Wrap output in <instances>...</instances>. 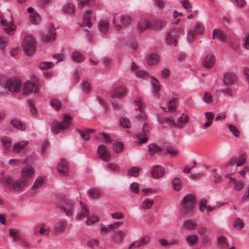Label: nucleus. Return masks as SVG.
<instances>
[{"label":"nucleus","instance_id":"nucleus-13","mask_svg":"<svg viewBox=\"0 0 249 249\" xmlns=\"http://www.w3.org/2000/svg\"><path fill=\"white\" fill-rule=\"evenodd\" d=\"M110 237L114 242L117 244H120L124 240L125 237V232L119 230L112 231Z\"/></svg>","mask_w":249,"mask_h":249},{"label":"nucleus","instance_id":"nucleus-11","mask_svg":"<svg viewBox=\"0 0 249 249\" xmlns=\"http://www.w3.org/2000/svg\"><path fill=\"white\" fill-rule=\"evenodd\" d=\"M97 153L99 157L103 160L108 162L110 160V154L104 145L101 144L98 147Z\"/></svg>","mask_w":249,"mask_h":249},{"label":"nucleus","instance_id":"nucleus-58","mask_svg":"<svg viewBox=\"0 0 249 249\" xmlns=\"http://www.w3.org/2000/svg\"><path fill=\"white\" fill-rule=\"evenodd\" d=\"M8 38L5 36H0V49H3L7 44Z\"/></svg>","mask_w":249,"mask_h":249},{"label":"nucleus","instance_id":"nucleus-47","mask_svg":"<svg viewBox=\"0 0 249 249\" xmlns=\"http://www.w3.org/2000/svg\"><path fill=\"white\" fill-rule=\"evenodd\" d=\"M228 128L229 130L234 135L235 137H239L240 136V131L237 127L233 124H229Z\"/></svg>","mask_w":249,"mask_h":249},{"label":"nucleus","instance_id":"nucleus-26","mask_svg":"<svg viewBox=\"0 0 249 249\" xmlns=\"http://www.w3.org/2000/svg\"><path fill=\"white\" fill-rule=\"evenodd\" d=\"M217 38L221 41H225L227 37L226 35L220 29H214L213 32V39Z\"/></svg>","mask_w":249,"mask_h":249},{"label":"nucleus","instance_id":"nucleus-19","mask_svg":"<svg viewBox=\"0 0 249 249\" xmlns=\"http://www.w3.org/2000/svg\"><path fill=\"white\" fill-rule=\"evenodd\" d=\"M126 92V89L124 87H117L113 90L111 97L114 99L121 98L124 96Z\"/></svg>","mask_w":249,"mask_h":249},{"label":"nucleus","instance_id":"nucleus-48","mask_svg":"<svg viewBox=\"0 0 249 249\" xmlns=\"http://www.w3.org/2000/svg\"><path fill=\"white\" fill-rule=\"evenodd\" d=\"M112 228L110 227V224L107 226L101 225L100 232L102 234H107L112 231Z\"/></svg>","mask_w":249,"mask_h":249},{"label":"nucleus","instance_id":"nucleus-35","mask_svg":"<svg viewBox=\"0 0 249 249\" xmlns=\"http://www.w3.org/2000/svg\"><path fill=\"white\" fill-rule=\"evenodd\" d=\"M196 226L197 223L192 220H188L183 223L184 228L189 230H195L196 229Z\"/></svg>","mask_w":249,"mask_h":249},{"label":"nucleus","instance_id":"nucleus-36","mask_svg":"<svg viewBox=\"0 0 249 249\" xmlns=\"http://www.w3.org/2000/svg\"><path fill=\"white\" fill-rule=\"evenodd\" d=\"M29 18L30 21L34 24H37L41 21V17L36 12L30 14Z\"/></svg>","mask_w":249,"mask_h":249},{"label":"nucleus","instance_id":"nucleus-49","mask_svg":"<svg viewBox=\"0 0 249 249\" xmlns=\"http://www.w3.org/2000/svg\"><path fill=\"white\" fill-rule=\"evenodd\" d=\"M153 203L152 200L146 198L142 202V206L145 209H149L152 207Z\"/></svg>","mask_w":249,"mask_h":249},{"label":"nucleus","instance_id":"nucleus-31","mask_svg":"<svg viewBox=\"0 0 249 249\" xmlns=\"http://www.w3.org/2000/svg\"><path fill=\"white\" fill-rule=\"evenodd\" d=\"M6 87L10 91L12 92L16 91V78L12 77L7 80Z\"/></svg>","mask_w":249,"mask_h":249},{"label":"nucleus","instance_id":"nucleus-32","mask_svg":"<svg viewBox=\"0 0 249 249\" xmlns=\"http://www.w3.org/2000/svg\"><path fill=\"white\" fill-rule=\"evenodd\" d=\"M147 59L148 65H154L159 62V57L157 54L152 53L149 54Z\"/></svg>","mask_w":249,"mask_h":249},{"label":"nucleus","instance_id":"nucleus-27","mask_svg":"<svg viewBox=\"0 0 249 249\" xmlns=\"http://www.w3.org/2000/svg\"><path fill=\"white\" fill-rule=\"evenodd\" d=\"M44 182V178L42 177H38L34 182L33 185L31 188V190L34 192L36 193V190L41 187Z\"/></svg>","mask_w":249,"mask_h":249},{"label":"nucleus","instance_id":"nucleus-23","mask_svg":"<svg viewBox=\"0 0 249 249\" xmlns=\"http://www.w3.org/2000/svg\"><path fill=\"white\" fill-rule=\"evenodd\" d=\"M215 58L212 54H208L205 56L203 61V65L206 68L212 67L215 63Z\"/></svg>","mask_w":249,"mask_h":249},{"label":"nucleus","instance_id":"nucleus-44","mask_svg":"<svg viewBox=\"0 0 249 249\" xmlns=\"http://www.w3.org/2000/svg\"><path fill=\"white\" fill-rule=\"evenodd\" d=\"M136 75L137 78L142 79H146L149 77L147 72L145 71L140 70L136 72Z\"/></svg>","mask_w":249,"mask_h":249},{"label":"nucleus","instance_id":"nucleus-62","mask_svg":"<svg viewBox=\"0 0 249 249\" xmlns=\"http://www.w3.org/2000/svg\"><path fill=\"white\" fill-rule=\"evenodd\" d=\"M212 95L209 92H206L204 93L203 97V101L204 102L209 104L212 102Z\"/></svg>","mask_w":249,"mask_h":249},{"label":"nucleus","instance_id":"nucleus-1","mask_svg":"<svg viewBox=\"0 0 249 249\" xmlns=\"http://www.w3.org/2000/svg\"><path fill=\"white\" fill-rule=\"evenodd\" d=\"M196 204V199L193 195H186L182 200L181 213L183 215L191 216L194 213V208Z\"/></svg>","mask_w":249,"mask_h":249},{"label":"nucleus","instance_id":"nucleus-30","mask_svg":"<svg viewBox=\"0 0 249 249\" xmlns=\"http://www.w3.org/2000/svg\"><path fill=\"white\" fill-rule=\"evenodd\" d=\"M172 186L175 191H178L182 188L183 184L181 179L179 178H175L172 180Z\"/></svg>","mask_w":249,"mask_h":249},{"label":"nucleus","instance_id":"nucleus-21","mask_svg":"<svg viewBox=\"0 0 249 249\" xmlns=\"http://www.w3.org/2000/svg\"><path fill=\"white\" fill-rule=\"evenodd\" d=\"M67 227V222L64 220H61L56 223L54 226V230L58 232H63Z\"/></svg>","mask_w":249,"mask_h":249},{"label":"nucleus","instance_id":"nucleus-29","mask_svg":"<svg viewBox=\"0 0 249 249\" xmlns=\"http://www.w3.org/2000/svg\"><path fill=\"white\" fill-rule=\"evenodd\" d=\"M148 154L151 156H153L156 153L161 151L160 147L155 143L150 144L148 145Z\"/></svg>","mask_w":249,"mask_h":249},{"label":"nucleus","instance_id":"nucleus-54","mask_svg":"<svg viewBox=\"0 0 249 249\" xmlns=\"http://www.w3.org/2000/svg\"><path fill=\"white\" fill-rule=\"evenodd\" d=\"M134 103L135 105L138 107V108L136 109L142 112V109L144 106V103L142 101V100L140 98H138L135 100Z\"/></svg>","mask_w":249,"mask_h":249},{"label":"nucleus","instance_id":"nucleus-52","mask_svg":"<svg viewBox=\"0 0 249 249\" xmlns=\"http://www.w3.org/2000/svg\"><path fill=\"white\" fill-rule=\"evenodd\" d=\"M113 149L116 153H119L123 149V144L121 142H116L113 144Z\"/></svg>","mask_w":249,"mask_h":249},{"label":"nucleus","instance_id":"nucleus-8","mask_svg":"<svg viewBox=\"0 0 249 249\" xmlns=\"http://www.w3.org/2000/svg\"><path fill=\"white\" fill-rule=\"evenodd\" d=\"M0 182L3 183L9 189L16 190L15 178L14 174L0 178Z\"/></svg>","mask_w":249,"mask_h":249},{"label":"nucleus","instance_id":"nucleus-14","mask_svg":"<svg viewBox=\"0 0 249 249\" xmlns=\"http://www.w3.org/2000/svg\"><path fill=\"white\" fill-rule=\"evenodd\" d=\"M57 170L62 176H66L69 174V166L67 161L65 159H61L57 166Z\"/></svg>","mask_w":249,"mask_h":249},{"label":"nucleus","instance_id":"nucleus-10","mask_svg":"<svg viewBox=\"0 0 249 249\" xmlns=\"http://www.w3.org/2000/svg\"><path fill=\"white\" fill-rule=\"evenodd\" d=\"M109 23L106 19H101L97 23V28L102 36L107 37V32L109 29Z\"/></svg>","mask_w":249,"mask_h":249},{"label":"nucleus","instance_id":"nucleus-2","mask_svg":"<svg viewBox=\"0 0 249 249\" xmlns=\"http://www.w3.org/2000/svg\"><path fill=\"white\" fill-rule=\"evenodd\" d=\"M34 169L30 166H26L22 168V178L17 180V191L22 190L28 183L29 178L34 173Z\"/></svg>","mask_w":249,"mask_h":249},{"label":"nucleus","instance_id":"nucleus-39","mask_svg":"<svg viewBox=\"0 0 249 249\" xmlns=\"http://www.w3.org/2000/svg\"><path fill=\"white\" fill-rule=\"evenodd\" d=\"M63 10L66 13L72 14L75 11V6L71 3L66 4L63 8Z\"/></svg>","mask_w":249,"mask_h":249},{"label":"nucleus","instance_id":"nucleus-15","mask_svg":"<svg viewBox=\"0 0 249 249\" xmlns=\"http://www.w3.org/2000/svg\"><path fill=\"white\" fill-rule=\"evenodd\" d=\"M165 173L164 168L160 165H155L151 170L152 177L155 178L162 177Z\"/></svg>","mask_w":249,"mask_h":249},{"label":"nucleus","instance_id":"nucleus-20","mask_svg":"<svg viewBox=\"0 0 249 249\" xmlns=\"http://www.w3.org/2000/svg\"><path fill=\"white\" fill-rule=\"evenodd\" d=\"M236 80V76L235 73L227 72L223 76V82L225 85L232 84Z\"/></svg>","mask_w":249,"mask_h":249},{"label":"nucleus","instance_id":"nucleus-56","mask_svg":"<svg viewBox=\"0 0 249 249\" xmlns=\"http://www.w3.org/2000/svg\"><path fill=\"white\" fill-rule=\"evenodd\" d=\"M50 232V229L45 225H43L40 228L39 232L43 235H48Z\"/></svg>","mask_w":249,"mask_h":249},{"label":"nucleus","instance_id":"nucleus-18","mask_svg":"<svg viewBox=\"0 0 249 249\" xmlns=\"http://www.w3.org/2000/svg\"><path fill=\"white\" fill-rule=\"evenodd\" d=\"M76 132L79 134L83 140L88 141L90 139V135L91 133L95 131L93 129H77Z\"/></svg>","mask_w":249,"mask_h":249},{"label":"nucleus","instance_id":"nucleus-37","mask_svg":"<svg viewBox=\"0 0 249 249\" xmlns=\"http://www.w3.org/2000/svg\"><path fill=\"white\" fill-rule=\"evenodd\" d=\"M78 7L82 9L86 5H90L94 3V0H77Z\"/></svg>","mask_w":249,"mask_h":249},{"label":"nucleus","instance_id":"nucleus-4","mask_svg":"<svg viewBox=\"0 0 249 249\" xmlns=\"http://www.w3.org/2000/svg\"><path fill=\"white\" fill-rule=\"evenodd\" d=\"M81 212L77 215V218L79 220L85 221L87 225H91L99 221V218L97 216L89 218V210L88 208L82 202H80Z\"/></svg>","mask_w":249,"mask_h":249},{"label":"nucleus","instance_id":"nucleus-12","mask_svg":"<svg viewBox=\"0 0 249 249\" xmlns=\"http://www.w3.org/2000/svg\"><path fill=\"white\" fill-rule=\"evenodd\" d=\"M13 17L11 16V20L10 23H7L6 21L4 19L2 13H0V24L4 27V31L9 35L14 34V29L12 27V25L13 24Z\"/></svg>","mask_w":249,"mask_h":249},{"label":"nucleus","instance_id":"nucleus-9","mask_svg":"<svg viewBox=\"0 0 249 249\" xmlns=\"http://www.w3.org/2000/svg\"><path fill=\"white\" fill-rule=\"evenodd\" d=\"M94 17L95 15L91 11L89 10L85 11L83 16L82 21L79 23L80 26L83 27L85 26L91 27L92 26L91 21Z\"/></svg>","mask_w":249,"mask_h":249},{"label":"nucleus","instance_id":"nucleus-50","mask_svg":"<svg viewBox=\"0 0 249 249\" xmlns=\"http://www.w3.org/2000/svg\"><path fill=\"white\" fill-rule=\"evenodd\" d=\"M1 141L5 148L7 149L10 147L11 140L10 138L4 136L1 138Z\"/></svg>","mask_w":249,"mask_h":249},{"label":"nucleus","instance_id":"nucleus-64","mask_svg":"<svg viewBox=\"0 0 249 249\" xmlns=\"http://www.w3.org/2000/svg\"><path fill=\"white\" fill-rule=\"evenodd\" d=\"M107 168L108 170L113 172H117L119 170V167L117 165L113 163L108 164Z\"/></svg>","mask_w":249,"mask_h":249},{"label":"nucleus","instance_id":"nucleus-42","mask_svg":"<svg viewBox=\"0 0 249 249\" xmlns=\"http://www.w3.org/2000/svg\"><path fill=\"white\" fill-rule=\"evenodd\" d=\"M151 83L153 88L155 91H158L160 89L159 80L154 76H151Z\"/></svg>","mask_w":249,"mask_h":249},{"label":"nucleus","instance_id":"nucleus-33","mask_svg":"<svg viewBox=\"0 0 249 249\" xmlns=\"http://www.w3.org/2000/svg\"><path fill=\"white\" fill-rule=\"evenodd\" d=\"M102 194V191L99 188H92L89 190V194L93 198H98Z\"/></svg>","mask_w":249,"mask_h":249},{"label":"nucleus","instance_id":"nucleus-16","mask_svg":"<svg viewBox=\"0 0 249 249\" xmlns=\"http://www.w3.org/2000/svg\"><path fill=\"white\" fill-rule=\"evenodd\" d=\"M166 22L160 18L155 19L150 21V29L153 30H160L166 25Z\"/></svg>","mask_w":249,"mask_h":249},{"label":"nucleus","instance_id":"nucleus-51","mask_svg":"<svg viewBox=\"0 0 249 249\" xmlns=\"http://www.w3.org/2000/svg\"><path fill=\"white\" fill-rule=\"evenodd\" d=\"M54 66L53 63L51 62H42L39 64V67L42 70L51 69Z\"/></svg>","mask_w":249,"mask_h":249},{"label":"nucleus","instance_id":"nucleus-63","mask_svg":"<svg viewBox=\"0 0 249 249\" xmlns=\"http://www.w3.org/2000/svg\"><path fill=\"white\" fill-rule=\"evenodd\" d=\"M111 217L113 219L121 220L124 218V216L121 212H115L111 214Z\"/></svg>","mask_w":249,"mask_h":249},{"label":"nucleus","instance_id":"nucleus-40","mask_svg":"<svg viewBox=\"0 0 249 249\" xmlns=\"http://www.w3.org/2000/svg\"><path fill=\"white\" fill-rule=\"evenodd\" d=\"M73 60L76 62H81L84 60L83 55L77 51H74L72 55Z\"/></svg>","mask_w":249,"mask_h":249},{"label":"nucleus","instance_id":"nucleus-57","mask_svg":"<svg viewBox=\"0 0 249 249\" xmlns=\"http://www.w3.org/2000/svg\"><path fill=\"white\" fill-rule=\"evenodd\" d=\"M28 143L29 141H22L17 142V153L25 147Z\"/></svg>","mask_w":249,"mask_h":249},{"label":"nucleus","instance_id":"nucleus-61","mask_svg":"<svg viewBox=\"0 0 249 249\" xmlns=\"http://www.w3.org/2000/svg\"><path fill=\"white\" fill-rule=\"evenodd\" d=\"M82 89L85 93H89L90 90V84L87 80H84L82 84Z\"/></svg>","mask_w":249,"mask_h":249},{"label":"nucleus","instance_id":"nucleus-6","mask_svg":"<svg viewBox=\"0 0 249 249\" xmlns=\"http://www.w3.org/2000/svg\"><path fill=\"white\" fill-rule=\"evenodd\" d=\"M72 117L68 115H65L62 121L58 124H54L53 127V131L54 133L59 132V130L66 129L70 127L71 124Z\"/></svg>","mask_w":249,"mask_h":249},{"label":"nucleus","instance_id":"nucleus-7","mask_svg":"<svg viewBox=\"0 0 249 249\" xmlns=\"http://www.w3.org/2000/svg\"><path fill=\"white\" fill-rule=\"evenodd\" d=\"M178 35L176 31V29H171L166 34L165 37V43L168 45H174L175 46L177 45V38Z\"/></svg>","mask_w":249,"mask_h":249},{"label":"nucleus","instance_id":"nucleus-34","mask_svg":"<svg viewBox=\"0 0 249 249\" xmlns=\"http://www.w3.org/2000/svg\"><path fill=\"white\" fill-rule=\"evenodd\" d=\"M131 20L132 18L128 15H122L120 18L121 24L124 26L128 25L131 23Z\"/></svg>","mask_w":249,"mask_h":249},{"label":"nucleus","instance_id":"nucleus-24","mask_svg":"<svg viewBox=\"0 0 249 249\" xmlns=\"http://www.w3.org/2000/svg\"><path fill=\"white\" fill-rule=\"evenodd\" d=\"M178 102L177 98H173L170 100L167 103V107H168V112L174 113L177 110V107Z\"/></svg>","mask_w":249,"mask_h":249},{"label":"nucleus","instance_id":"nucleus-22","mask_svg":"<svg viewBox=\"0 0 249 249\" xmlns=\"http://www.w3.org/2000/svg\"><path fill=\"white\" fill-rule=\"evenodd\" d=\"M55 30H51L48 33L43 34L42 35L41 39L42 41L46 42H53L55 40Z\"/></svg>","mask_w":249,"mask_h":249},{"label":"nucleus","instance_id":"nucleus-41","mask_svg":"<svg viewBox=\"0 0 249 249\" xmlns=\"http://www.w3.org/2000/svg\"><path fill=\"white\" fill-rule=\"evenodd\" d=\"M120 125L124 128H129L131 124L130 121L125 117H122L120 120Z\"/></svg>","mask_w":249,"mask_h":249},{"label":"nucleus","instance_id":"nucleus-53","mask_svg":"<svg viewBox=\"0 0 249 249\" xmlns=\"http://www.w3.org/2000/svg\"><path fill=\"white\" fill-rule=\"evenodd\" d=\"M244 224L242 220L240 218H236L234 222V226L238 230H241L244 227Z\"/></svg>","mask_w":249,"mask_h":249},{"label":"nucleus","instance_id":"nucleus-59","mask_svg":"<svg viewBox=\"0 0 249 249\" xmlns=\"http://www.w3.org/2000/svg\"><path fill=\"white\" fill-rule=\"evenodd\" d=\"M244 185V183L241 180L238 181L235 183V185L233 187V190L239 192L241 191Z\"/></svg>","mask_w":249,"mask_h":249},{"label":"nucleus","instance_id":"nucleus-25","mask_svg":"<svg viewBox=\"0 0 249 249\" xmlns=\"http://www.w3.org/2000/svg\"><path fill=\"white\" fill-rule=\"evenodd\" d=\"M183 116L184 114L178 119V123H176L175 125L176 128L181 129L188 123L189 116L188 115H185L184 117Z\"/></svg>","mask_w":249,"mask_h":249},{"label":"nucleus","instance_id":"nucleus-28","mask_svg":"<svg viewBox=\"0 0 249 249\" xmlns=\"http://www.w3.org/2000/svg\"><path fill=\"white\" fill-rule=\"evenodd\" d=\"M35 86V84L30 81L26 82L23 86L22 91L23 94L26 95L31 93L33 91Z\"/></svg>","mask_w":249,"mask_h":249},{"label":"nucleus","instance_id":"nucleus-3","mask_svg":"<svg viewBox=\"0 0 249 249\" xmlns=\"http://www.w3.org/2000/svg\"><path fill=\"white\" fill-rule=\"evenodd\" d=\"M22 48L25 53L28 56H31L35 53L36 42L34 36L27 35L24 37Z\"/></svg>","mask_w":249,"mask_h":249},{"label":"nucleus","instance_id":"nucleus-60","mask_svg":"<svg viewBox=\"0 0 249 249\" xmlns=\"http://www.w3.org/2000/svg\"><path fill=\"white\" fill-rule=\"evenodd\" d=\"M195 32L198 35H201L203 32V28L200 23H197L194 27Z\"/></svg>","mask_w":249,"mask_h":249},{"label":"nucleus","instance_id":"nucleus-38","mask_svg":"<svg viewBox=\"0 0 249 249\" xmlns=\"http://www.w3.org/2000/svg\"><path fill=\"white\" fill-rule=\"evenodd\" d=\"M186 241L190 246H193L197 243L198 238L196 235H190L186 237Z\"/></svg>","mask_w":249,"mask_h":249},{"label":"nucleus","instance_id":"nucleus-43","mask_svg":"<svg viewBox=\"0 0 249 249\" xmlns=\"http://www.w3.org/2000/svg\"><path fill=\"white\" fill-rule=\"evenodd\" d=\"M217 243L221 248H225L228 246L226 238L223 236H220L217 238Z\"/></svg>","mask_w":249,"mask_h":249},{"label":"nucleus","instance_id":"nucleus-5","mask_svg":"<svg viewBox=\"0 0 249 249\" xmlns=\"http://www.w3.org/2000/svg\"><path fill=\"white\" fill-rule=\"evenodd\" d=\"M60 210L65 213L67 217H71L74 212L73 202L70 200L65 199L61 203Z\"/></svg>","mask_w":249,"mask_h":249},{"label":"nucleus","instance_id":"nucleus-17","mask_svg":"<svg viewBox=\"0 0 249 249\" xmlns=\"http://www.w3.org/2000/svg\"><path fill=\"white\" fill-rule=\"evenodd\" d=\"M150 21L145 18L141 19L139 20L137 30L140 33H142L147 29H150Z\"/></svg>","mask_w":249,"mask_h":249},{"label":"nucleus","instance_id":"nucleus-45","mask_svg":"<svg viewBox=\"0 0 249 249\" xmlns=\"http://www.w3.org/2000/svg\"><path fill=\"white\" fill-rule=\"evenodd\" d=\"M140 168L138 167H133L128 170V175L132 177H137L139 174Z\"/></svg>","mask_w":249,"mask_h":249},{"label":"nucleus","instance_id":"nucleus-46","mask_svg":"<svg viewBox=\"0 0 249 249\" xmlns=\"http://www.w3.org/2000/svg\"><path fill=\"white\" fill-rule=\"evenodd\" d=\"M246 154L245 153H242L241 154L238 158V162L236 164V168L241 166L243 165L246 161Z\"/></svg>","mask_w":249,"mask_h":249},{"label":"nucleus","instance_id":"nucleus-55","mask_svg":"<svg viewBox=\"0 0 249 249\" xmlns=\"http://www.w3.org/2000/svg\"><path fill=\"white\" fill-rule=\"evenodd\" d=\"M50 104L57 111L59 110L61 107V103L56 99H52L50 101Z\"/></svg>","mask_w":249,"mask_h":249}]
</instances>
